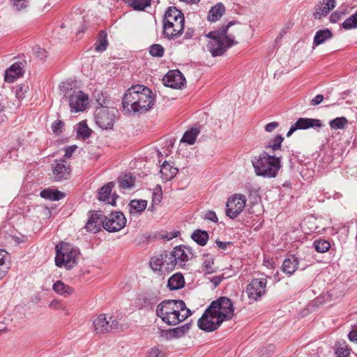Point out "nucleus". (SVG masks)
Here are the masks:
<instances>
[{
  "instance_id": "nucleus-1",
  "label": "nucleus",
  "mask_w": 357,
  "mask_h": 357,
  "mask_svg": "<svg viewBox=\"0 0 357 357\" xmlns=\"http://www.w3.org/2000/svg\"><path fill=\"white\" fill-rule=\"evenodd\" d=\"M234 312V307L231 301L227 297H220L213 301L206 309L197 321L198 327L206 332L214 331L223 321L231 319Z\"/></svg>"
},
{
  "instance_id": "nucleus-2",
  "label": "nucleus",
  "mask_w": 357,
  "mask_h": 357,
  "mask_svg": "<svg viewBox=\"0 0 357 357\" xmlns=\"http://www.w3.org/2000/svg\"><path fill=\"white\" fill-rule=\"evenodd\" d=\"M154 98L146 86L136 85L128 89L123 96L122 105L128 112L143 114L153 106Z\"/></svg>"
},
{
  "instance_id": "nucleus-3",
  "label": "nucleus",
  "mask_w": 357,
  "mask_h": 357,
  "mask_svg": "<svg viewBox=\"0 0 357 357\" xmlns=\"http://www.w3.org/2000/svg\"><path fill=\"white\" fill-rule=\"evenodd\" d=\"M156 314L168 325H176L191 315L182 300H165L156 309Z\"/></svg>"
},
{
  "instance_id": "nucleus-4",
  "label": "nucleus",
  "mask_w": 357,
  "mask_h": 357,
  "mask_svg": "<svg viewBox=\"0 0 357 357\" xmlns=\"http://www.w3.org/2000/svg\"><path fill=\"white\" fill-rule=\"evenodd\" d=\"M234 24L233 21L229 22L218 30L211 31L206 35L210 39L206 46L207 50L213 56L222 55L229 47L237 43L234 36L227 34L228 29Z\"/></svg>"
},
{
  "instance_id": "nucleus-5",
  "label": "nucleus",
  "mask_w": 357,
  "mask_h": 357,
  "mask_svg": "<svg viewBox=\"0 0 357 357\" xmlns=\"http://www.w3.org/2000/svg\"><path fill=\"white\" fill-rule=\"evenodd\" d=\"M252 165L256 175L263 178H275L282 167V156L264 151L252 160Z\"/></svg>"
},
{
  "instance_id": "nucleus-6",
  "label": "nucleus",
  "mask_w": 357,
  "mask_h": 357,
  "mask_svg": "<svg viewBox=\"0 0 357 357\" xmlns=\"http://www.w3.org/2000/svg\"><path fill=\"white\" fill-rule=\"evenodd\" d=\"M185 17L176 7H169L162 20V35L168 40H175L183 33Z\"/></svg>"
},
{
  "instance_id": "nucleus-7",
  "label": "nucleus",
  "mask_w": 357,
  "mask_h": 357,
  "mask_svg": "<svg viewBox=\"0 0 357 357\" xmlns=\"http://www.w3.org/2000/svg\"><path fill=\"white\" fill-rule=\"evenodd\" d=\"M73 84L68 80L60 84L59 89L63 94L61 101H68L70 110L73 113L83 112L89 105V96L82 91L74 87Z\"/></svg>"
},
{
  "instance_id": "nucleus-8",
  "label": "nucleus",
  "mask_w": 357,
  "mask_h": 357,
  "mask_svg": "<svg viewBox=\"0 0 357 357\" xmlns=\"http://www.w3.org/2000/svg\"><path fill=\"white\" fill-rule=\"evenodd\" d=\"M55 264L58 267L71 269L78 261L79 251L69 243H61L55 247Z\"/></svg>"
},
{
  "instance_id": "nucleus-9",
  "label": "nucleus",
  "mask_w": 357,
  "mask_h": 357,
  "mask_svg": "<svg viewBox=\"0 0 357 357\" xmlns=\"http://www.w3.org/2000/svg\"><path fill=\"white\" fill-rule=\"evenodd\" d=\"M247 202L246 197L242 194L231 196L226 204V215L231 219H235L243 211Z\"/></svg>"
},
{
  "instance_id": "nucleus-10",
  "label": "nucleus",
  "mask_w": 357,
  "mask_h": 357,
  "mask_svg": "<svg viewBox=\"0 0 357 357\" xmlns=\"http://www.w3.org/2000/svg\"><path fill=\"white\" fill-rule=\"evenodd\" d=\"M169 252H163L153 256L150 260V267L155 272L160 274H165L174 270L172 260L170 259Z\"/></svg>"
},
{
  "instance_id": "nucleus-11",
  "label": "nucleus",
  "mask_w": 357,
  "mask_h": 357,
  "mask_svg": "<svg viewBox=\"0 0 357 357\" xmlns=\"http://www.w3.org/2000/svg\"><path fill=\"white\" fill-rule=\"evenodd\" d=\"M127 220L124 214L116 211L105 216L102 222V227L109 232H116L123 229L126 225Z\"/></svg>"
},
{
  "instance_id": "nucleus-12",
  "label": "nucleus",
  "mask_w": 357,
  "mask_h": 357,
  "mask_svg": "<svg viewBox=\"0 0 357 357\" xmlns=\"http://www.w3.org/2000/svg\"><path fill=\"white\" fill-rule=\"evenodd\" d=\"M172 260L174 268L178 266L183 268L187 261L193 257L192 249L190 247L179 245L169 252Z\"/></svg>"
},
{
  "instance_id": "nucleus-13",
  "label": "nucleus",
  "mask_w": 357,
  "mask_h": 357,
  "mask_svg": "<svg viewBox=\"0 0 357 357\" xmlns=\"http://www.w3.org/2000/svg\"><path fill=\"white\" fill-rule=\"evenodd\" d=\"M267 280L266 278L252 280L247 286L246 293L250 301H256L266 291Z\"/></svg>"
},
{
  "instance_id": "nucleus-14",
  "label": "nucleus",
  "mask_w": 357,
  "mask_h": 357,
  "mask_svg": "<svg viewBox=\"0 0 357 357\" xmlns=\"http://www.w3.org/2000/svg\"><path fill=\"white\" fill-rule=\"evenodd\" d=\"M118 321L106 314H100L93 321L94 330L96 333H106L118 328Z\"/></svg>"
},
{
  "instance_id": "nucleus-15",
  "label": "nucleus",
  "mask_w": 357,
  "mask_h": 357,
  "mask_svg": "<svg viewBox=\"0 0 357 357\" xmlns=\"http://www.w3.org/2000/svg\"><path fill=\"white\" fill-rule=\"evenodd\" d=\"M115 120L114 109L101 107L96 111V122L102 129L112 128Z\"/></svg>"
},
{
  "instance_id": "nucleus-16",
  "label": "nucleus",
  "mask_w": 357,
  "mask_h": 357,
  "mask_svg": "<svg viewBox=\"0 0 357 357\" xmlns=\"http://www.w3.org/2000/svg\"><path fill=\"white\" fill-rule=\"evenodd\" d=\"M52 169L56 181L67 180L71 173L70 165L65 159L56 160L52 165Z\"/></svg>"
},
{
  "instance_id": "nucleus-17",
  "label": "nucleus",
  "mask_w": 357,
  "mask_h": 357,
  "mask_svg": "<svg viewBox=\"0 0 357 357\" xmlns=\"http://www.w3.org/2000/svg\"><path fill=\"white\" fill-rule=\"evenodd\" d=\"M322 123L321 120L311 118H299L294 124L291 125L287 133V137H289L297 130H305L308 128H321Z\"/></svg>"
},
{
  "instance_id": "nucleus-18",
  "label": "nucleus",
  "mask_w": 357,
  "mask_h": 357,
  "mask_svg": "<svg viewBox=\"0 0 357 357\" xmlns=\"http://www.w3.org/2000/svg\"><path fill=\"white\" fill-rule=\"evenodd\" d=\"M162 80L166 86L173 89L181 88L185 82L183 75L178 70H169Z\"/></svg>"
},
{
  "instance_id": "nucleus-19",
  "label": "nucleus",
  "mask_w": 357,
  "mask_h": 357,
  "mask_svg": "<svg viewBox=\"0 0 357 357\" xmlns=\"http://www.w3.org/2000/svg\"><path fill=\"white\" fill-rule=\"evenodd\" d=\"M103 220V216L100 211H90L85 229L89 232L96 234L100 231Z\"/></svg>"
},
{
  "instance_id": "nucleus-20",
  "label": "nucleus",
  "mask_w": 357,
  "mask_h": 357,
  "mask_svg": "<svg viewBox=\"0 0 357 357\" xmlns=\"http://www.w3.org/2000/svg\"><path fill=\"white\" fill-rule=\"evenodd\" d=\"M114 186V182H109L103 185L98 191V199L114 206L118 196L115 194L112 195V190Z\"/></svg>"
},
{
  "instance_id": "nucleus-21",
  "label": "nucleus",
  "mask_w": 357,
  "mask_h": 357,
  "mask_svg": "<svg viewBox=\"0 0 357 357\" xmlns=\"http://www.w3.org/2000/svg\"><path fill=\"white\" fill-rule=\"evenodd\" d=\"M335 6V0H323V1L320 2L316 7L315 12L314 13V18L321 19L326 16Z\"/></svg>"
},
{
  "instance_id": "nucleus-22",
  "label": "nucleus",
  "mask_w": 357,
  "mask_h": 357,
  "mask_svg": "<svg viewBox=\"0 0 357 357\" xmlns=\"http://www.w3.org/2000/svg\"><path fill=\"white\" fill-rule=\"evenodd\" d=\"M23 69L21 63H15L5 72L4 79L7 82H13L17 78L22 76Z\"/></svg>"
},
{
  "instance_id": "nucleus-23",
  "label": "nucleus",
  "mask_w": 357,
  "mask_h": 357,
  "mask_svg": "<svg viewBox=\"0 0 357 357\" xmlns=\"http://www.w3.org/2000/svg\"><path fill=\"white\" fill-rule=\"evenodd\" d=\"M178 169L167 161H165L160 167V173L164 181H168L172 179L176 175Z\"/></svg>"
},
{
  "instance_id": "nucleus-24",
  "label": "nucleus",
  "mask_w": 357,
  "mask_h": 357,
  "mask_svg": "<svg viewBox=\"0 0 357 357\" xmlns=\"http://www.w3.org/2000/svg\"><path fill=\"white\" fill-rule=\"evenodd\" d=\"M191 327L190 323H187L181 326L163 331L167 338H180L185 335Z\"/></svg>"
},
{
  "instance_id": "nucleus-25",
  "label": "nucleus",
  "mask_w": 357,
  "mask_h": 357,
  "mask_svg": "<svg viewBox=\"0 0 357 357\" xmlns=\"http://www.w3.org/2000/svg\"><path fill=\"white\" fill-rule=\"evenodd\" d=\"M129 212L132 215H140L147 206V201L145 199H132L130 202Z\"/></svg>"
},
{
  "instance_id": "nucleus-26",
  "label": "nucleus",
  "mask_w": 357,
  "mask_h": 357,
  "mask_svg": "<svg viewBox=\"0 0 357 357\" xmlns=\"http://www.w3.org/2000/svg\"><path fill=\"white\" fill-rule=\"evenodd\" d=\"M10 266V256L4 250H0V280L7 273Z\"/></svg>"
},
{
  "instance_id": "nucleus-27",
  "label": "nucleus",
  "mask_w": 357,
  "mask_h": 357,
  "mask_svg": "<svg viewBox=\"0 0 357 357\" xmlns=\"http://www.w3.org/2000/svg\"><path fill=\"white\" fill-rule=\"evenodd\" d=\"M135 178L130 174H125L118 178L119 187L124 190H130L135 188Z\"/></svg>"
},
{
  "instance_id": "nucleus-28",
  "label": "nucleus",
  "mask_w": 357,
  "mask_h": 357,
  "mask_svg": "<svg viewBox=\"0 0 357 357\" xmlns=\"http://www.w3.org/2000/svg\"><path fill=\"white\" fill-rule=\"evenodd\" d=\"M298 261L295 257L285 259L282 263V271L288 275H291L298 268Z\"/></svg>"
},
{
  "instance_id": "nucleus-29",
  "label": "nucleus",
  "mask_w": 357,
  "mask_h": 357,
  "mask_svg": "<svg viewBox=\"0 0 357 357\" xmlns=\"http://www.w3.org/2000/svg\"><path fill=\"white\" fill-rule=\"evenodd\" d=\"M185 285L184 277L181 273H176L171 276L167 281V287L171 290H178Z\"/></svg>"
},
{
  "instance_id": "nucleus-30",
  "label": "nucleus",
  "mask_w": 357,
  "mask_h": 357,
  "mask_svg": "<svg viewBox=\"0 0 357 357\" xmlns=\"http://www.w3.org/2000/svg\"><path fill=\"white\" fill-rule=\"evenodd\" d=\"M225 12L224 5L222 3H218L210 9L207 18L211 22H216L223 15Z\"/></svg>"
},
{
  "instance_id": "nucleus-31",
  "label": "nucleus",
  "mask_w": 357,
  "mask_h": 357,
  "mask_svg": "<svg viewBox=\"0 0 357 357\" xmlns=\"http://www.w3.org/2000/svg\"><path fill=\"white\" fill-rule=\"evenodd\" d=\"M42 198L51 200L59 201L65 197V194L58 190L46 189L42 190L40 193Z\"/></svg>"
},
{
  "instance_id": "nucleus-32",
  "label": "nucleus",
  "mask_w": 357,
  "mask_h": 357,
  "mask_svg": "<svg viewBox=\"0 0 357 357\" xmlns=\"http://www.w3.org/2000/svg\"><path fill=\"white\" fill-rule=\"evenodd\" d=\"M199 132L200 130L199 128L192 127L184 133L183 136L181 139V142H185L190 145H192L195 143L196 139Z\"/></svg>"
},
{
  "instance_id": "nucleus-33",
  "label": "nucleus",
  "mask_w": 357,
  "mask_h": 357,
  "mask_svg": "<svg viewBox=\"0 0 357 357\" xmlns=\"http://www.w3.org/2000/svg\"><path fill=\"white\" fill-rule=\"evenodd\" d=\"M332 36V32L328 29L317 31L314 38L313 45L318 46L323 44L326 40L331 38Z\"/></svg>"
},
{
  "instance_id": "nucleus-34",
  "label": "nucleus",
  "mask_w": 357,
  "mask_h": 357,
  "mask_svg": "<svg viewBox=\"0 0 357 357\" xmlns=\"http://www.w3.org/2000/svg\"><path fill=\"white\" fill-rule=\"evenodd\" d=\"M53 290L58 294L61 296H68L73 293V289L63 282L58 280L52 286Z\"/></svg>"
},
{
  "instance_id": "nucleus-35",
  "label": "nucleus",
  "mask_w": 357,
  "mask_h": 357,
  "mask_svg": "<svg viewBox=\"0 0 357 357\" xmlns=\"http://www.w3.org/2000/svg\"><path fill=\"white\" fill-rule=\"evenodd\" d=\"M191 237L198 245L204 246L208 240V234L206 231L197 229L192 234Z\"/></svg>"
},
{
  "instance_id": "nucleus-36",
  "label": "nucleus",
  "mask_w": 357,
  "mask_h": 357,
  "mask_svg": "<svg viewBox=\"0 0 357 357\" xmlns=\"http://www.w3.org/2000/svg\"><path fill=\"white\" fill-rule=\"evenodd\" d=\"M202 268V271L206 274H211L216 271V268L214 266V259L211 255H204Z\"/></svg>"
},
{
  "instance_id": "nucleus-37",
  "label": "nucleus",
  "mask_w": 357,
  "mask_h": 357,
  "mask_svg": "<svg viewBox=\"0 0 357 357\" xmlns=\"http://www.w3.org/2000/svg\"><path fill=\"white\" fill-rule=\"evenodd\" d=\"M127 3L136 10H144L150 6L151 0H127Z\"/></svg>"
},
{
  "instance_id": "nucleus-38",
  "label": "nucleus",
  "mask_w": 357,
  "mask_h": 357,
  "mask_svg": "<svg viewBox=\"0 0 357 357\" xmlns=\"http://www.w3.org/2000/svg\"><path fill=\"white\" fill-rule=\"evenodd\" d=\"M108 42L107 39V33L104 31H101L98 35V39L96 45V50L98 52L105 51L107 47Z\"/></svg>"
},
{
  "instance_id": "nucleus-39",
  "label": "nucleus",
  "mask_w": 357,
  "mask_h": 357,
  "mask_svg": "<svg viewBox=\"0 0 357 357\" xmlns=\"http://www.w3.org/2000/svg\"><path fill=\"white\" fill-rule=\"evenodd\" d=\"M347 124L348 120L344 116L337 117L329 122L330 127L335 130H344Z\"/></svg>"
},
{
  "instance_id": "nucleus-40",
  "label": "nucleus",
  "mask_w": 357,
  "mask_h": 357,
  "mask_svg": "<svg viewBox=\"0 0 357 357\" xmlns=\"http://www.w3.org/2000/svg\"><path fill=\"white\" fill-rule=\"evenodd\" d=\"M313 245L317 252L324 253L331 248L330 243L324 239H317L314 241Z\"/></svg>"
},
{
  "instance_id": "nucleus-41",
  "label": "nucleus",
  "mask_w": 357,
  "mask_h": 357,
  "mask_svg": "<svg viewBox=\"0 0 357 357\" xmlns=\"http://www.w3.org/2000/svg\"><path fill=\"white\" fill-rule=\"evenodd\" d=\"M77 136L86 139L89 138L91 134V130L89 128L85 121H81L77 125Z\"/></svg>"
},
{
  "instance_id": "nucleus-42",
  "label": "nucleus",
  "mask_w": 357,
  "mask_h": 357,
  "mask_svg": "<svg viewBox=\"0 0 357 357\" xmlns=\"http://www.w3.org/2000/svg\"><path fill=\"white\" fill-rule=\"evenodd\" d=\"M335 354L338 357H349L350 349L345 342L335 344Z\"/></svg>"
},
{
  "instance_id": "nucleus-43",
  "label": "nucleus",
  "mask_w": 357,
  "mask_h": 357,
  "mask_svg": "<svg viewBox=\"0 0 357 357\" xmlns=\"http://www.w3.org/2000/svg\"><path fill=\"white\" fill-rule=\"evenodd\" d=\"M147 357H167L166 350L162 346H155L149 350Z\"/></svg>"
},
{
  "instance_id": "nucleus-44",
  "label": "nucleus",
  "mask_w": 357,
  "mask_h": 357,
  "mask_svg": "<svg viewBox=\"0 0 357 357\" xmlns=\"http://www.w3.org/2000/svg\"><path fill=\"white\" fill-rule=\"evenodd\" d=\"M342 26L347 30L357 28V11L344 20L342 24Z\"/></svg>"
},
{
  "instance_id": "nucleus-45",
  "label": "nucleus",
  "mask_w": 357,
  "mask_h": 357,
  "mask_svg": "<svg viewBox=\"0 0 357 357\" xmlns=\"http://www.w3.org/2000/svg\"><path fill=\"white\" fill-rule=\"evenodd\" d=\"M162 188L160 185H158L153 189V195H152V204L153 205H158L162 200Z\"/></svg>"
},
{
  "instance_id": "nucleus-46",
  "label": "nucleus",
  "mask_w": 357,
  "mask_h": 357,
  "mask_svg": "<svg viewBox=\"0 0 357 357\" xmlns=\"http://www.w3.org/2000/svg\"><path fill=\"white\" fill-rule=\"evenodd\" d=\"M149 53L153 56L162 57L164 54V48L161 45L154 44L150 47Z\"/></svg>"
},
{
  "instance_id": "nucleus-47",
  "label": "nucleus",
  "mask_w": 357,
  "mask_h": 357,
  "mask_svg": "<svg viewBox=\"0 0 357 357\" xmlns=\"http://www.w3.org/2000/svg\"><path fill=\"white\" fill-rule=\"evenodd\" d=\"M284 140V137L281 135H278L273 140L272 142L267 146L271 148L273 151H276L280 149L281 144Z\"/></svg>"
},
{
  "instance_id": "nucleus-48",
  "label": "nucleus",
  "mask_w": 357,
  "mask_h": 357,
  "mask_svg": "<svg viewBox=\"0 0 357 357\" xmlns=\"http://www.w3.org/2000/svg\"><path fill=\"white\" fill-rule=\"evenodd\" d=\"M28 86L24 85H17L15 89V96L20 100L25 97V93L27 92Z\"/></svg>"
},
{
  "instance_id": "nucleus-49",
  "label": "nucleus",
  "mask_w": 357,
  "mask_h": 357,
  "mask_svg": "<svg viewBox=\"0 0 357 357\" xmlns=\"http://www.w3.org/2000/svg\"><path fill=\"white\" fill-rule=\"evenodd\" d=\"M14 7L17 10H21L27 7L28 0H12Z\"/></svg>"
},
{
  "instance_id": "nucleus-50",
  "label": "nucleus",
  "mask_w": 357,
  "mask_h": 357,
  "mask_svg": "<svg viewBox=\"0 0 357 357\" xmlns=\"http://www.w3.org/2000/svg\"><path fill=\"white\" fill-rule=\"evenodd\" d=\"M34 54L39 59H43V58H45L47 55V51L41 48L40 47H36L34 50Z\"/></svg>"
},
{
  "instance_id": "nucleus-51",
  "label": "nucleus",
  "mask_w": 357,
  "mask_h": 357,
  "mask_svg": "<svg viewBox=\"0 0 357 357\" xmlns=\"http://www.w3.org/2000/svg\"><path fill=\"white\" fill-rule=\"evenodd\" d=\"M63 126V122L61 121H56L52 123V128L54 133L59 134Z\"/></svg>"
},
{
  "instance_id": "nucleus-52",
  "label": "nucleus",
  "mask_w": 357,
  "mask_h": 357,
  "mask_svg": "<svg viewBox=\"0 0 357 357\" xmlns=\"http://www.w3.org/2000/svg\"><path fill=\"white\" fill-rule=\"evenodd\" d=\"M205 218L213 222H217L218 221V218L214 211H207L205 214Z\"/></svg>"
},
{
  "instance_id": "nucleus-53",
  "label": "nucleus",
  "mask_w": 357,
  "mask_h": 357,
  "mask_svg": "<svg viewBox=\"0 0 357 357\" xmlns=\"http://www.w3.org/2000/svg\"><path fill=\"white\" fill-rule=\"evenodd\" d=\"M324 100V96L321 94L317 95L313 99L310 101V105L313 106H316L319 105Z\"/></svg>"
},
{
  "instance_id": "nucleus-54",
  "label": "nucleus",
  "mask_w": 357,
  "mask_h": 357,
  "mask_svg": "<svg viewBox=\"0 0 357 357\" xmlns=\"http://www.w3.org/2000/svg\"><path fill=\"white\" fill-rule=\"evenodd\" d=\"M342 14V13H340L339 11L333 13L330 16V21L333 23L338 22Z\"/></svg>"
},
{
  "instance_id": "nucleus-55",
  "label": "nucleus",
  "mask_w": 357,
  "mask_h": 357,
  "mask_svg": "<svg viewBox=\"0 0 357 357\" xmlns=\"http://www.w3.org/2000/svg\"><path fill=\"white\" fill-rule=\"evenodd\" d=\"M76 146H68L65 149V155L64 157L68 158L71 157L73 153H74L75 150L76 149Z\"/></svg>"
},
{
  "instance_id": "nucleus-56",
  "label": "nucleus",
  "mask_w": 357,
  "mask_h": 357,
  "mask_svg": "<svg viewBox=\"0 0 357 357\" xmlns=\"http://www.w3.org/2000/svg\"><path fill=\"white\" fill-rule=\"evenodd\" d=\"M278 126H279L278 123L275 122V121L271 122V123H268L266 126L265 130H266V131L270 132L273 131Z\"/></svg>"
},
{
  "instance_id": "nucleus-57",
  "label": "nucleus",
  "mask_w": 357,
  "mask_h": 357,
  "mask_svg": "<svg viewBox=\"0 0 357 357\" xmlns=\"http://www.w3.org/2000/svg\"><path fill=\"white\" fill-rule=\"evenodd\" d=\"M215 243L222 250H226L231 245V242H222L219 240H216Z\"/></svg>"
},
{
  "instance_id": "nucleus-58",
  "label": "nucleus",
  "mask_w": 357,
  "mask_h": 357,
  "mask_svg": "<svg viewBox=\"0 0 357 357\" xmlns=\"http://www.w3.org/2000/svg\"><path fill=\"white\" fill-rule=\"evenodd\" d=\"M222 280V277L221 276H215L211 279V282L214 284L215 287H218Z\"/></svg>"
},
{
  "instance_id": "nucleus-59",
  "label": "nucleus",
  "mask_w": 357,
  "mask_h": 357,
  "mask_svg": "<svg viewBox=\"0 0 357 357\" xmlns=\"http://www.w3.org/2000/svg\"><path fill=\"white\" fill-rule=\"evenodd\" d=\"M194 30L192 29H188L186 30V31L185 32V36H184V38L185 39H190L193 37L194 36Z\"/></svg>"
},
{
  "instance_id": "nucleus-60",
  "label": "nucleus",
  "mask_w": 357,
  "mask_h": 357,
  "mask_svg": "<svg viewBox=\"0 0 357 357\" xmlns=\"http://www.w3.org/2000/svg\"><path fill=\"white\" fill-rule=\"evenodd\" d=\"M50 307L52 309H59L61 307L60 302L57 300H54L50 303Z\"/></svg>"
},
{
  "instance_id": "nucleus-61",
  "label": "nucleus",
  "mask_w": 357,
  "mask_h": 357,
  "mask_svg": "<svg viewBox=\"0 0 357 357\" xmlns=\"http://www.w3.org/2000/svg\"><path fill=\"white\" fill-rule=\"evenodd\" d=\"M155 205H153V204L151 203V206L149 208V210L151 211H155Z\"/></svg>"
},
{
  "instance_id": "nucleus-62",
  "label": "nucleus",
  "mask_w": 357,
  "mask_h": 357,
  "mask_svg": "<svg viewBox=\"0 0 357 357\" xmlns=\"http://www.w3.org/2000/svg\"><path fill=\"white\" fill-rule=\"evenodd\" d=\"M126 3H127V0H123Z\"/></svg>"
}]
</instances>
